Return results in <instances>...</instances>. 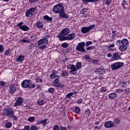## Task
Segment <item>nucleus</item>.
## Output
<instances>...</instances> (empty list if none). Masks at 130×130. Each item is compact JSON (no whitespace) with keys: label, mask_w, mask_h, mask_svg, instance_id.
Masks as SVG:
<instances>
[{"label":"nucleus","mask_w":130,"mask_h":130,"mask_svg":"<svg viewBox=\"0 0 130 130\" xmlns=\"http://www.w3.org/2000/svg\"><path fill=\"white\" fill-rule=\"evenodd\" d=\"M116 44L119 46L120 51H125L129 45V42L127 39H123L122 40H117L116 42Z\"/></svg>","instance_id":"obj_1"},{"label":"nucleus","mask_w":130,"mask_h":130,"mask_svg":"<svg viewBox=\"0 0 130 130\" xmlns=\"http://www.w3.org/2000/svg\"><path fill=\"white\" fill-rule=\"evenodd\" d=\"M4 116H7V117H10L14 120H18V117L15 116L14 114V111L13 109L11 108H6L3 110Z\"/></svg>","instance_id":"obj_2"},{"label":"nucleus","mask_w":130,"mask_h":130,"mask_svg":"<svg viewBox=\"0 0 130 130\" xmlns=\"http://www.w3.org/2000/svg\"><path fill=\"white\" fill-rule=\"evenodd\" d=\"M52 11L54 14L60 15L64 11V8L62 3H59L53 7Z\"/></svg>","instance_id":"obj_3"},{"label":"nucleus","mask_w":130,"mask_h":130,"mask_svg":"<svg viewBox=\"0 0 130 130\" xmlns=\"http://www.w3.org/2000/svg\"><path fill=\"white\" fill-rule=\"evenodd\" d=\"M22 88H29V89H34L36 86L34 84H32L30 80L26 79L23 80L21 83Z\"/></svg>","instance_id":"obj_4"},{"label":"nucleus","mask_w":130,"mask_h":130,"mask_svg":"<svg viewBox=\"0 0 130 130\" xmlns=\"http://www.w3.org/2000/svg\"><path fill=\"white\" fill-rule=\"evenodd\" d=\"M67 69H68V70H71L69 71L71 75H77L78 70H77V67H76V66L70 64L68 65Z\"/></svg>","instance_id":"obj_5"},{"label":"nucleus","mask_w":130,"mask_h":130,"mask_svg":"<svg viewBox=\"0 0 130 130\" xmlns=\"http://www.w3.org/2000/svg\"><path fill=\"white\" fill-rule=\"evenodd\" d=\"M84 47L85 42H81L76 46V50L77 51H81V52H86V50H85Z\"/></svg>","instance_id":"obj_6"},{"label":"nucleus","mask_w":130,"mask_h":130,"mask_svg":"<svg viewBox=\"0 0 130 130\" xmlns=\"http://www.w3.org/2000/svg\"><path fill=\"white\" fill-rule=\"evenodd\" d=\"M122 67H123V63L119 62L112 63L111 66L112 71L118 70V69H120V68H122Z\"/></svg>","instance_id":"obj_7"},{"label":"nucleus","mask_w":130,"mask_h":130,"mask_svg":"<svg viewBox=\"0 0 130 130\" xmlns=\"http://www.w3.org/2000/svg\"><path fill=\"white\" fill-rule=\"evenodd\" d=\"M48 38H50V37L49 36L47 37L44 38L43 39L40 40L38 41V45L39 46H41L45 44H48Z\"/></svg>","instance_id":"obj_8"},{"label":"nucleus","mask_w":130,"mask_h":130,"mask_svg":"<svg viewBox=\"0 0 130 130\" xmlns=\"http://www.w3.org/2000/svg\"><path fill=\"white\" fill-rule=\"evenodd\" d=\"M23 24H24V22H21L18 23L17 27H18L19 29H20V30L24 31H28V30H30V27L27 25H22Z\"/></svg>","instance_id":"obj_9"},{"label":"nucleus","mask_w":130,"mask_h":130,"mask_svg":"<svg viewBox=\"0 0 130 130\" xmlns=\"http://www.w3.org/2000/svg\"><path fill=\"white\" fill-rule=\"evenodd\" d=\"M94 27L95 24L91 25L88 27H83L81 28V32L82 33H83V34H86V33H88L90 30L93 29Z\"/></svg>","instance_id":"obj_10"},{"label":"nucleus","mask_w":130,"mask_h":130,"mask_svg":"<svg viewBox=\"0 0 130 130\" xmlns=\"http://www.w3.org/2000/svg\"><path fill=\"white\" fill-rule=\"evenodd\" d=\"M50 79H60V77L57 75V71L55 70L52 71V74L49 76Z\"/></svg>","instance_id":"obj_11"},{"label":"nucleus","mask_w":130,"mask_h":130,"mask_svg":"<svg viewBox=\"0 0 130 130\" xmlns=\"http://www.w3.org/2000/svg\"><path fill=\"white\" fill-rule=\"evenodd\" d=\"M104 126L106 128H111V127L115 126V124H114V123L112 121L109 120L105 122Z\"/></svg>","instance_id":"obj_12"},{"label":"nucleus","mask_w":130,"mask_h":130,"mask_svg":"<svg viewBox=\"0 0 130 130\" xmlns=\"http://www.w3.org/2000/svg\"><path fill=\"white\" fill-rule=\"evenodd\" d=\"M23 102H24V101L23 100V98L21 97H18L14 105L16 107L17 106H20V105H22V104H23Z\"/></svg>","instance_id":"obj_13"},{"label":"nucleus","mask_w":130,"mask_h":130,"mask_svg":"<svg viewBox=\"0 0 130 130\" xmlns=\"http://www.w3.org/2000/svg\"><path fill=\"white\" fill-rule=\"evenodd\" d=\"M112 59L114 60H119V59H121V57L119 55L118 53L115 52L113 54Z\"/></svg>","instance_id":"obj_14"},{"label":"nucleus","mask_w":130,"mask_h":130,"mask_svg":"<svg viewBox=\"0 0 130 130\" xmlns=\"http://www.w3.org/2000/svg\"><path fill=\"white\" fill-rule=\"evenodd\" d=\"M70 33V29L69 28H66L61 31L60 36H67Z\"/></svg>","instance_id":"obj_15"},{"label":"nucleus","mask_w":130,"mask_h":130,"mask_svg":"<svg viewBox=\"0 0 130 130\" xmlns=\"http://www.w3.org/2000/svg\"><path fill=\"white\" fill-rule=\"evenodd\" d=\"M95 73H98L99 75H105L106 72L105 71V69L100 68L95 70Z\"/></svg>","instance_id":"obj_16"},{"label":"nucleus","mask_w":130,"mask_h":130,"mask_svg":"<svg viewBox=\"0 0 130 130\" xmlns=\"http://www.w3.org/2000/svg\"><path fill=\"white\" fill-rule=\"evenodd\" d=\"M76 38V34L72 33L68 35L66 37L67 40H74Z\"/></svg>","instance_id":"obj_17"},{"label":"nucleus","mask_w":130,"mask_h":130,"mask_svg":"<svg viewBox=\"0 0 130 130\" xmlns=\"http://www.w3.org/2000/svg\"><path fill=\"white\" fill-rule=\"evenodd\" d=\"M16 91H17V88H16L15 86L11 85L10 86L9 89V93H10L11 94H14V93H15Z\"/></svg>","instance_id":"obj_18"},{"label":"nucleus","mask_w":130,"mask_h":130,"mask_svg":"<svg viewBox=\"0 0 130 130\" xmlns=\"http://www.w3.org/2000/svg\"><path fill=\"white\" fill-rule=\"evenodd\" d=\"M59 17H60L61 18H63V19L70 18V15H69L68 14H66V13L64 12V10L60 14H59Z\"/></svg>","instance_id":"obj_19"},{"label":"nucleus","mask_w":130,"mask_h":130,"mask_svg":"<svg viewBox=\"0 0 130 130\" xmlns=\"http://www.w3.org/2000/svg\"><path fill=\"white\" fill-rule=\"evenodd\" d=\"M59 78H56L53 82V86L54 87H56L58 88V87L59 86Z\"/></svg>","instance_id":"obj_20"},{"label":"nucleus","mask_w":130,"mask_h":130,"mask_svg":"<svg viewBox=\"0 0 130 130\" xmlns=\"http://www.w3.org/2000/svg\"><path fill=\"white\" fill-rule=\"evenodd\" d=\"M108 97L110 99H115L117 97V94L112 92L109 94Z\"/></svg>","instance_id":"obj_21"},{"label":"nucleus","mask_w":130,"mask_h":130,"mask_svg":"<svg viewBox=\"0 0 130 130\" xmlns=\"http://www.w3.org/2000/svg\"><path fill=\"white\" fill-rule=\"evenodd\" d=\"M47 119H44L43 120L38 121L37 123L38 124H43V125H46V122H47Z\"/></svg>","instance_id":"obj_22"},{"label":"nucleus","mask_w":130,"mask_h":130,"mask_svg":"<svg viewBox=\"0 0 130 130\" xmlns=\"http://www.w3.org/2000/svg\"><path fill=\"white\" fill-rule=\"evenodd\" d=\"M36 26L39 29H41L42 28H43V26H44V25H43V23H42V22L38 21L36 23Z\"/></svg>","instance_id":"obj_23"},{"label":"nucleus","mask_w":130,"mask_h":130,"mask_svg":"<svg viewBox=\"0 0 130 130\" xmlns=\"http://www.w3.org/2000/svg\"><path fill=\"white\" fill-rule=\"evenodd\" d=\"M83 4H86L89 3H95L98 2V0H82Z\"/></svg>","instance_id":"obj_24"},{"label":"nucleus","mask_w":130,"mask_h":130,"mask_svg":"<svg viewBox=\"0 0 130 130\" xmlns=\"http://www.w3.org/2000/svg\"><path fill=\"white\" fill-rule=\"evenodd\" d=\"M44 20H46L47 21H48V22H50V23H51V22H52V18L50 17L49 16H48L47 15L44 16Z\"/></svg>","instance_id":"obj_25"},{"label":"nucleus","mask_w":130,"mask_h":130,"mask_svg":"<svg viewBox=\"0 0 130 130\" xmlns=\"http://www.w3.org/2000/svg\"><path fill=\"white\" fill-rule=\"evenodd\" d=\"M26 17H32L33 16V13L30 10H27L25 13Z\"/></svg>","instance_id":"obj_26"},{"label":"nucleus","mask_w":130,"mask_h":130,"mask_svg":"<svg viewBox=\"0 0 130 130\" xmlns=\"http://www.w3.org/2000/svg\"><path fill=\"white\" fill-rule=\"evenodd\" d=\"M24 58H25V57L24 56L20 55L18 57L17 59H16L17 62H20V61H23L24 60Z\"/></svg>","instance_id":"obj_27"},{"label":"nucleus","mask_w":130,"mask_h":130,"mask_svg":"<svg viewBox=\"0 0 130 130\" xmlns=\"http://www.w3.org/2000/svg\"><path fill=\"white\" fill-rule=\"evenodd\" d=\"M48 92L50 94H54L55 93V89L54 88L50 87L48 89Z\"/></svg>","instance_id":"obj_28"},{"label":"nucleus","mask_w":130,"mask_h":130,"mask_svg":"<svg viewBox=\"0 0 130 130\" xmlns=\"http://www.w3.org/2000/svg\"><path fill=\"white\" fill-rule=\"evenodd\" d=\"M89 62L90 63H93V64H98V60L96 59H89Z\"/></svg>","instance_id":"obj_29"},{"label":"nucleus","mask_w":130,"mask_h":130,"mask_svg":"<svg viewBox=\"0 0 130 130\" xmlns=\"http://www.w3.org/2000/svg\"><path fill=\"white\" fill-rule=\"evenodd\" d=\"M114 46H115V44L113 43L112 44L108 46L107 47L109 48V50H110V51H113L114 49H112V48L114 47Z\"/></svg>","instance_id":"obj_30"},{"label":"nucleus","mask_w":130,"mask_h":130,"mask_svg":"<svg viewBox=\"0 0 130 130\" xmlns=\"http://www.w3.org/2000/svg\"><path fill=\"white\" fill-rule=\"evenodd\" d=\"M114 123H115L116 124H118L119 123H120V119L119 118H116L113 120Z\"/></svg>","instance_id":"obj_31"},{"label":"nucleus","mask_w":130,"mask_h":130,"mask_svg":"<svg viewBox=\"0 0 130 130\" xmlns=\"http://www.w3.org/2000/svg\"><path fill=\"white\" fill-rule=\"evenodd\" d=\"M82 68V63L80 62H78L76 63V69L77 70H80Z\"/></svg>","instance_id":"obj_32"},{"label":"nucleus","mask_w":130,"mask_h":130,"mask_svg":"<svg viewBox=\"0 0 130 130\" xmlns=\"http://www.w3.org/2000/svg\"><path fill=\"white\" fill-rule=\"evenodd\" d=\"M61 77H67L68 76V72L66 71H62V73H61Z\"/></svg>","instance_id":"obj_33"},{"label":"nucleus","mask_w":130,"mask_h":130,"mask_svg":"<svg viewBox=\"0 0 130 130\" xmlns=\"http://www.w3.org/2000/svg\"><path fill=\"white\" fill-rule=\"evenodd\" d=\"M37 103H38V105H39L40 106L44 105V101L40 100L37 102Z\"/></svg>","instance_id":"obj_34"},{"label":"nucleus","mask_w":130,"mask_h":130,"mask_svg":"<svg viewBox=\"0 0 130 130\" xmlns=\"http://www.w3.org/2000/svg\"><path fill=\"white\" fill-rule=\"evenodd\" d=\"M73 95H74V93H73V92L69 93L66 95V98L67 99H71V96H73Z\"/></svg>","instance_id":"obj_35"},{"label":"nucleus","mask_w":130,"mask_h":130,"mask_svg":"<svg viewBox=\"0 0 130 130\" xmlns=\"http://www.w3.org/2000/svg\"><path fill=\"white\" fill-rule=\"evenodd\" d=\"M59 40H60V41H64V40H67V37L60 36L59 37Z\"/></svg>","instance_id":"obj_36"},{"label":"nucleus","mask_w":130,"mask_h":130,"mask_svg":"<svg viewBox=\"0 0 130 130\" xmlns=\"http://www.w3.org/2000/svg\"><path fill=\"white\" fill-rule=\"evenodd\" d=\"M12 123L11 122H8L5 124V126L7 127V128H10L12 127Z\"/></svg>","instance_id":"obj_37"},{"label":"nucleus","mask_w":130,"mask_h":130,"mask_svg":"<svg viewBox=\"0 0 130 130\" xmlns=\"http://www.w3.org/2000/svg\"><path fill=\"white\" fill-rule=\"evenodd\" d=\"M35 48V44H34V43H30L29 45V50H32V49H33V48Z\"/></svg>","instance_id":"obj_38"},{"label":"nucleus","mask_w":130,"mask_h":130,"mask_svg":"<svg viewBox=\"0 0 130 130\" xmlns=\"http://www.w3.org/2000/svg\"><path fill=\"white\" fill-rule=\"evenodd\" d=\"M47 44H45V45H43L42 46H39V47L40 48V49H41V50H44V49H45V48H46V45Z\"/></svg>","instance_id":"obj_39"},{"label":"nucleus","mask_w":130,"mask_h":130,"mask_svg":"<svg viewBox=\"0 0 130 130\" xmlns=\"http://www.w3.org/2000/svg\"><path fill=\"white\" fill-rule=\"evenodd\" d=\"M30 12H31V13H34V12H36V10H37V8L36 7H33V8H31L29 9Z\"/></svg>","instance_id":"obj_40"},{"label":"nucleus","mask_w":130,"mask_h":130,"mask_svg":"<svg viewBox=\"0 0 130 130\" xmlns=\"http://www.w3.org/2000/svg\"><path fill=\"white\" fill-rule=\"evenodd\" d=\"M61 46L64 48H67L69 47V44L68 43H63L61 44Z\"/></svg>","instance_id":"obj_41"},{"label":"nucleus","mask_w":130,"mask_h":130,"mask_svg":"<svg viewBox=\"0 0 130 130\" xmlns=\"http://www.w3.org/2000/svg\"><path fill=\"white\" fill-rule=\"evenodd\" d=\"M4 50H5L4 45H0V53H3V52H4Z\"/></svg>","instance_id":"obj_42"},{"label":"nucleus","mask_w":130,"mask_h":130,"mask_svg":"<svg viewBox=\"0 0 130 130\" xmlns=\"http://www.w3.org/2000/svg\"><path fill=\"white\" fill-rule=\"evenodd\" d=\"M125 4H126V1H125V0H123L122 2V3H121V5H122V8H123V9L124 10H125Z\"/></svg>","instance_id":"obj_43"},{"label":"nucleus","mask_w":130,"mask_h":130,"mask_svg":"<svg viewBox=\"0 0 130 130\" xmlns=\"http://www.w3.org/2000/svg\"><path fill=\"white\" fill-rule=\"evenodd\" d=\"M35 120V118L34 117H30L28 118V121L30 122H32Z\"/></svg>","instance_id":"obj_44"},{"label":"nucleus","mask_w":130,"mask_h":130,"mask_svg":"<svg viewBox=\"0 0 130 130\" xmlns=\"http://www.w3.org/2000/svg\"><path fill=\"white\" fill-rule=\"evenodd\" d=\"M81 15H85V14H86V13H87V9L86 8H83L81 11Z\"/></svg>","instance_id":"obj_45"},{"label":"nucleus","mask_w":130,"mask_h":130,"mask_svg":"<svg viewBox=\"0 0 130 130\" xmlns=\"http://www.w3.org/2000/svg\"><path fill=\"white\" fill-rule=\"evenodd\" d=\"M75 110L76 113H80V111H81V109L78 107H76Z\"/></svg>","instance_id":"obj_46"},{"label":"nucleus","mask_w":130,"mask_h":130,"mask_svg":"<svg viewBox=\"0 0 130 130\" xmlns=\"http://www.w3.org/2000/svg\"><path fill=\"white\" fill-rule=\"evenodd\" d=\"M94 48H95V47L94 46H91L88 47L86 48V50H92L94 49Z\"/></svg>","instance_id":"obj_47"},{"label":"nucleus","mask_w":130,"mask_h":130,"mask_svg":"<svg viewBox=\"0 0 130 130\" xmlns=\"http://www.w3.org/2000/svg\"><path fill=\"white\" fill-rule=\"evenodd\" d=\"M112 0H105V5H110Z\"/></svg>","instance_id":"obj_48"},{"label":"nucleus","mask_w":130,"mask_h":130,"mask_svg":"<svg viewBox=\"0 0 130 130\" xmlns=\"http://www.w3.org/2000/svg\"><path fill=\"white\" fill-rule=\"evenodd\" d=\"M120 85L122 87H126V82H123L120 83Z\"/></svg>","instance_id":"obj_49"},{"label":"nucleus","mask_w":130,"mask_h":130,"mask_svg":"<svg viewBox=\"0 0 130 130\" xmlns=\"http://www.w3.org/2000/svg\"><path fill=\"white\" fill-rule=\"evenodd\" d=\"M123 90L120 89H117L116 90V92L118 94H120V93H122Z\"/></svg>","instance_id":"obj_50"},{"label":"nucleus","mask_w":130,"mask_h":130,"mask_svg":"<svg viewBox=\"0 0 130 130\" xmlns=\"http://www.w3.org/2000/svg\"><path fill=\"white\" fill-rule=\"evenodd\" d=\"M36 83H39V82H40L41 83H42L43 80H42V79L37 78L36 79Z\"/></svg>","instance_id":"obj_51"},{"label":"nucleus","mask_w":130,"mask_h":130,"mask_svg":"<svg viewBox=\"0 0 130 130\" xmlns=\"http://www.w3.org/2000/svg\"><path fill=\"white\" fill-rule=\"evenodd\" d=\"M65 85L63 84H61L59 83V85L58 86V88H59V89H62V88H64Z\"/></svg>","instance_id":"obj_52"},{"label":"nucleus","mask_w":130,"mask_h":130,"mask_svg":"<svg viewBox=\"0 0 130 130\" xmlns=\"http://www.w3.org/2000/svg\"><path fill=\"white\" fill-rule=\"evenodd\" d=\"M4 54L5 55H9L10 54V49H8L5 51Z\"/></svg>","instance_id":"obj_53"},{"label":"nucleus","mask_w":130,"mask_h":130,"mask_svg":"<svg viewBox=\"0 0 130 130\" xmlns=\"http://www.w3.org/2000/svg\"><path fill=\"white\" fill-rule=\"evenodd\" d=\"M20 42H24V43H29L30 41L29 40H21L20 41Z\"/></svg>","instance_id":"obj_54"},{"label":"nucleus","mask_w":130,"mask_h":130,"mask_svg":"<svg viewBox=\"0 0 130 130\" xmlns=\"http://www.w3.org/2000/svg\"><path fill=\"white\" fill-rule=\"evenodd\" d=\"M5 85H6V82H5V81H0V86H2V87H4Z\"/></svg>","instance_id":"obj_55"},{"label":"nucleus","mask_w":130,"mask_h":130,"mask_svg":"<svg viewBox=\"0 0 130 130\" xmlns=\"http://www.w3.org/2000/svg\"><path fill=\"white\" fill-rule=\"evenodd\" d=\"M125 93H126L127 95H128V94H130V88H126V89H125Z\"/></svg>","instance_id":"obj_56"},{"label":"nucleus","mask_w":130,"mask_h":130,"mask_svg":"<svg viewBox=\"0 0 130 130\" xmlns=\"http://www.w3.org/2000/svg\"><path fill=\"white\" fill-rule=\"evenodd\" d=\"M59 127L58 126V125H55L53 127V130H59Z\"/></svg>","instance_id":"obj_57"},{"label":"nucleus","mask_w":130,"mask_h":130,"mask_svg":"<svg viewBox=\"0 0 130 130\" xmlns=\"http://www.w3.org/2000/svg\"><path fill=\"white\" fill-rule=\"evenodd\" d=\"M30 129L31 130H38V128L35 126H31L30 127Z\"/></svg>","instance_id":"obj_58"},{"label":"nucleus","mask_w":130,"mask_h":130,"mask_svg":"<svg viewBox=\"0 0 130 130\" xmlns=\"http://www.w3.org/2000/svg\"><path fill=\"white\" fill-rule=\"evenodd\" d=\"M90 113H91V111H90V110L87 109L85 110V114L88 115V114H90Z\"/></svg>","instance_id":"obj_59"},{"label":"nucleus","mask_w":130,"mask_h":130,"mask_svg":"<svg viewBox=\"0 0 130 130\" xmlns=\"http://www.w3.org/2000/svg\"><path fill=\"white\" fill-rule=\"evenodd\" d=\"M84 58H85L86 60H88L90 59V56H89L88 55H84Z\"/></svg>","instance_id":"obj_60"},{"label":"nucleus","mask_w":130,"mask_h":130,"mask_svg":"<svg viewBox=\"0 0 130 130\" xmlns=\"http://www.w3.org/2000/svg\"><path fill=\"white\" fill-rule=\"evenodd\" d=\"M92 43H93V42H92L91 41H87L86 42V45H87V46H89V45H91V44H92Z\"/></svg>","instance_id":"obj_61"},{"label":"nucleus","mask_w":130,"mask_h":130,"mask_svg":"<svg viewBox=\"0 0 130 130\" xmlns=\"http://www.w3.org/2000/svg\"><path fill=\"white\" fill-rule=\"evenodd\" d=\"M60 130H67V127L61 126L59 127Z\"/></svg>","instance_id":"obj_62"},{"label":"nucleus","mask_w":130,"mask_h":130,"mask_svg":"<svg viewBox=\"0 0 130 130\" xmlns=\"http://www.w3.org/2000/svg\"><path fill=\"white\" fill-rule=\"evenodd\" d=\"M77 103L78 104H81V103H83V100L80 99L77 101Z\"/></svg>","instance_id":"obj_63"},{"label":"nucleus","mask_w":130,"mask_h":130,"mask_svg":"<svg viewBox=\"0 0 130 130\" xmlns=\"http://www.w3.org/2000/svg\"><path fill=\"white\" fill-rule=\"evenodd\" d=\"M117 32V30H113L112 32V36H115L116 35L115 33H116Z\"/></svg>","instance_id":"obj_64"}]
</instances>
